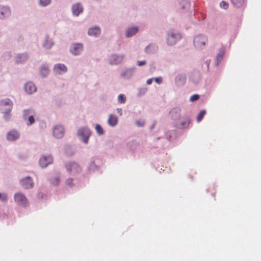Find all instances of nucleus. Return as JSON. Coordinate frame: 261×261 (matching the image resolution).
Returning <instances> with one entry per match:
<instances>
[{"mask_svg": "<svg viewBox=\"0 0 261 261\" xmlns=\"http://www.w3.org/2000/svg\"><path fill=\"white\" fill-rule=\"evenodd\" d=\"M12 102L10 99L3 100L0 102V109L6 115H8L12 110Z\"/></svg>", "mask_w": 261, "mask_h": 261, "instance_id": "obj_1", "label": "nucleus"}, {"mask_svg": "<svg viewBox=\"0 0 261 261\" xmlns=\"http://www.w3.org/2000/svg\"><path fill=\"white\" fill-rule=\"evenodd\" d=\"M180 38L181 35L179 33L171 31L168 35L167 42L169 45H173Z\"/></svg>", "mask_w": 261, "mask_h": 261, "instance_id": "obj_2", "label": "nucleus"}, {"mask_svg": "<svg viewBox=\"0 0 261 261\" xmlns=\"http://www.w3.org/2000/svg\"><path fill=\"white\" fill-rule=\"evenodd\" d=\"M14 200L19 205L27 206L28 205V199L21 193L18 192L14 195Z\"/></svg>", "mask_w": 261, "mask_h": 261, "instance_id": "obj_3", "label": "nucleus"}, {"mask_svg": "<svg viewBox=\"0 0 261 261\" xmlns=\"http://www.w3.org/2000/svg\"><path fill=\"white\" fill-rule=\"evenodd\" d=\"M77 134L79 136L83 137V141L87 144L91 133L88 128L84 127L79 129Z\"/></svg>", "mask_w": 261, "mask_h": 261, "instance_id": "obj_4", "label": "nucleus"}, {"mask_svg": "<svg viewBox=\"0 0 261 261\" xmlns=\"http://www.w3.org/2000/svg\"><path fill=\"white\" fill-rule=\"evenodd\" d=\"M207 38L202 35H198L194 38V44L196 47H201L204 46L207 41Z\"/></svg>", "mask_w": 261, "mask_h": 261, "instance_id": "obj_5", "label": "nucleus"}, {"mask_svg": "<svg viewBox=\"0 0 261 261\" xmlns=\"http://www.w3.org/2000/svg\"><path fill=\"white\" fill-rule=\"evenodd\" d=\"M53 162V158L50 155L42 156L39 160V164L42 168H45Z\"/></svg>", "mask_w": 261, "mask_h": 261, "instance_id": "obj_6", "label": "nucleus"}, {"mask_svg": "<svg viewBox=\"0 0 261 261\" xmlns=\"http://www.w3.org/2000/svg\"><path fill=\"white\" fill-rule=\"evenodd\" d=\"M67 170L72 174L79 173L81 171V168L79 165L75 163H70L67 165Z\"/></svg>", "mask_w": 261, "mask_h": 261, "instance_id": "obj_7", "label": "nucleus"}, {"mask_svg": "<svg viewBox=\"0 0 261 261\" xmlns=\"http://www.w3.org/2000/svg\"><path fill=\"white\" fill-rule=\"evenodd\" d=\"M53 135L57 138H61L64 135V128L60 125H56L53 129Z\"/></svg>", "mask_w": 261, "mask_h": 261, "instance_id": "obj_8", "label": "nucleus"}, {"mask_svg": "<svg viewBox=\"0 0 261 261\" xmlns=\"http://www.w3.org/2000/svg\"><path fill=\"white\" fill-rule=\"evenodd\" d=\"M123 58V56L112 55L110 57L109 62L112 65L118 64L122 62Z\"/></svg>", "mask_w": 261, "mask_h": 261, "instance_id": "obj_9", "label": "nucleus"}, {"mask_svg": "<svg viewBox=\"0 0 261 261\" xmlns=\"http://www.w3.org/2000/svg\"><path fill=\"white\" fill-rule=\"evenodd\" d=\"M24 88L25 91L28 94H32L33 92H36L37 90L36 85L31 82H27L25 84Z\"/></svg>", "mask_w": 261, "mask_h": 261, "instance_id": "obj_10", "label": "nucleus"}, {"mask_svg": "<svg viewBox=\"0 0 261 261\" xmlns=\"http://www.w3.org/2000/svg\"><path fill=\"white\" fill-rule=\"evenodd\" d=\"M11 14V11L9 7L0 6V18L4 19Z\"/></svg>", "mask_w": 261, "mask_h": 261, "instance_id": "obj_11", "label": "nucleus"}, {"mask_svg": "<svg viewBox=\"0 0 261 261\" xmlns=\"http://www.w3.org/2000/svg\"><path fill=\"white\" fill-rule=\"evenodd\" d=\"M22 186L25 189L31 188L33 186V182L32 178L30 177H27L21 181Z\"/></svg>", "mask_w": 261, "mask_h": 261, "instance_id": "obj_12", "label": "nucleus"}, {"mask_svg": "<svg viewBox=\"0 0 261 261\" xmlns=\"http://www.w3.org/2000/svg\"><path fill=\"white\" fill-rule=\"evenodd\" d=\"M83 45L81 44H73L70 48L71 52L74 55H77L83 50Z\"/></svg>", "mask_w": 261, "mask_h": 261, "instance_id": "obj_13", "label": "nucleus"}, {"mask_svg": "<svg viewBox=\"0 0 261 261\" xmlns=\"http://www.w3.org/2000/svg\"><path fill=\"white\" fill-rule=\"evenodd\" d=\"M7 139L9 141H14L19 137V133L14 130L10 131L7 134Z\"/></svg>", "mask_w": 261, "mask_h": 261, "instance_id": "obj_14", "label": "nucleus"}, {"mask_svg": "<svg viewBox=\"0 0 261 261\" xmlns=\"http://www.w3.org/2000/svg\"><path fill=\"white\" fill-rule=\"evenodd\" d=\"M54 70L56 72L61 74L62 72H65L67 70L66 66L62 64H57L54 67Z\"/></svg>", "mask_w": 261, "mask_h": 261, "instance_id": "obj_15", "label": "nucleus"}, {"mask_svg": "<svg viewBox=\"0 0 261 261\" xmlns=\"http://www.w3.org/2000/svg\"><path fill=\"white\" fill-rule=\"evenodd\" d=\"M72 12L74 15L78 16L83 12V7L80 4H76L72 6Z\"/></svg>", "mask_w": 261, "mask_h": 261, "instance_id": "obj_16", "label": "nucleus"}, {"mask_svg": "<svg viewBox=\"0 0 261 261\" xmlns=\"http://www.w3.org/2000/svg\"><path fill=\"white\" fill-rule=\"evenodd\" d=\"M100 34V29L98 27L90 28L88 30V34L90 36H97Z\"/></svg>", "mask_w": 261, "mask_h": 261, "instance_id": "obj_17", "label": "nucleus"}, {"mask_svg": "<svg viewBox=\"0 0 261 261\" xmlns=\"http://www.w3.org/2000/svg\"><path fill=\"white\" fill-rule=\"evenodd\" d=\"M138 31L137 27H131L128 28L126 31V36L127 37H130L135 35Z\"/></svg>", "mask_w": 261, "mask_h": 261, "instance_id": "obj_18", "label": "nucleus"}, {"mask_svg": "<svg viewBox=\"0 0 261 261\" xmlns=\"http://www.w3.org/2000/svg\"><path fill=\"white\" fill-rule=\"evenodd\" d=\"M117 122L118 118L116 116L112 114L109 116V118L108 120V123L110 125L114 126L117 124Z\"/></svg>", "mask_w": 261, "mask_h": 261, "instance_id": "obj_19", "label": "nucleus"}, {"mask_svg": "<svg viewBox=\"0 0 261 261\" xmlns=\"http://www.w3.org/2000/svg\"><path fill=\"white\" fill-rule=\"evenodd\" d=\"M53 45L51 39L48 37H46L43 42V46L46 49H50Z\"/></svg>", "mask_w": 261, "mask_h": 261, "instance_id": "obj_20", "label": "nucleus"}, {"mask_svg": "<svg viewBox=\"0 0 261 261\" xmlns=\"http://www.w3.org/2000/svg\"><path fill=\"white\" fill-rule=\"evenodd\" d=\"M29 113H30L29 114H31V115H30L28 118H27V120H28V122H27V124L28 125H31L34 123V122H35L34 116L36 115L35 111H31Z\"/></svg>", "mask_w": 261, "mask_h": 261, "instance_id": "obj_21", "label": "nucleus"}, {"mask_svg": "<svg viewBox=\"0 0 261 261\" xmlns=\"http://www.w3.org/2000/svg\"><path fill=\"white\" fill-rule=\"evenodd\" d=\"M16 58L17 63H22L27 60L28 56L26 54L19 55Z\"/></svg>", "mask_w": 261, "mask_h": 261, "instance_id": "obj_22", "label": "nucleus"}, {"mask_svg": "<svg viewBox=\"0 0 261 261\" xmlns=\"http://www.w3.org/2000/svg\"><path fill=\"white\" fill-rule=\"evenodd\" d=\"M157 50V47L154 45L149 44L145 48V51L147 53H154Z\"/></svg>", "mask_w": 261, "mask_h": 261, "instance_id": "obj_23", "label": "nucleus"}, {"mask_svg": "<svg viewBox=\"0 0 261 261\" xmlns=\"http://www.w3.org/2000/svg\"><path fill=\"white\" fill-rule=\"evenodd\" d=\"M231 3L237 7H240L243 5L244 0H231Z\"/></svg>", "mask_w": 261, "mask_h": 261, "instance_id": "obj_24", "label": "nucleus"}, {"mask_svg": "<svg viewBox=\"0 0 261 261\" xmlns=\"http://www.w3.org/2000/svg\"><path fill=\"white\" fill-rule=\"evenodd\" d=\"M224 50L223 49H221L219 51V53L218 54L216 57V60L218 62H220L222 61L223 57L224 55Z\"/></svg>", "mask_w": 261, "mask_h": 261, "instance_id": "obj_25", "label": "nucleus"}, {"mask_svg": "<svg viewBox=\"0 0 261 261\" xmlns=\"http://www.w3.org/2000/svg\"><path fill=\"white\" fill-rule=\"evenodd\" d=\"M31 111H35L34 110L32 109H26L23 111V119L27 121V118H28L31 114H29Z\"/></svg>", "mask_w": 261, "mask_h": 261, "instance_id": "obj_26", "label": "nucleus"}, {"mask_svg": "<svg viewBox=\"0 0 261 261\" xmlns=\"http://www.w3.org/2000/svg\"><path fill=\"white\" fill-rule=\"evenodd\" d=\"M205 114H206V111L205 110L201 111L199 112V113L197 116V121L200 122L202 119V118H203V117Z\"/></svg>", "mask_w": 261, "mask_h": 261, "instance_id": "obj_27", "label": "nucleus"}, {"mask_svg": "<svg viewBox=\"0 0 261 261\" xmlns=\"http://www.w3.org/2000/svg\"><path fill=\"white\" fill-rule=\"evenodd\" d=\"M51 2V0H39V4L42 6H46Z\"/></svg>", "mask_w": 261, "mask_h": 261, "instance_id": "obj_28", "label": "nucleus"}, {"mask_svg": "<svg viewBox=\"0 0 261 261\" xmlns=\"http://www.w3.org/2000/svg\"><path fill=\"white\" fill-rule=\"evenodd\" d=\"M41 73L44 76H46L48 73V69L47 67H42L40 70Z\"/></svg>", "mask_w": 261, "mask_h": 261, "instance_id": "obj_29", "label": "nucleus"}, {"mask_svg": "<svg viewBox=\"0 0 261 261\" xmlns=\"http://www.w3.org/2000/svg\"><path fill=\"white\" fill-rule=\"evenodd\" d=\"M95 129L96 130V132L99 135L103 134V129H102V128L101 127V126L100 125L97 124L96 125V126H95Z\"/></svg>", "mask_w": 261, "mask_h": 261, "instance_id": "obj_30", "label": "nucleus"}, {"mask_svg": "<svg viewBox=\"0 0 261 261\" xmlns=\"http://www.w3.org/2000/svg\"><path fill=\"white\" fill-rule=\"evenodd\" d=\"M126 99L124 95L121 94L118 96V101L121 103H123L125 102Z\"/></svg>", "mask_w": 261, "mask_h": 261, "instance_id": "obj_31", "label": "nucleus"}, {"mask_svg": "<svg viewBox=\"0 0 261 261\" xmlns=\"http://www.w3.org/2000/svg\"><path fill=\"white\" fill-rule=\"evenodd\" d=\"M7 195L5 193H0V200L3 202L7 201Z\"/></svg>", "mask_w": 261, "mask_h": 261, "instance_id": "obj_32", "label": "nucleus"}, {"mask_svg": "<svg viewBox=\"0 0 261 261\" xmlns=\"http://www.w3.org/2000/svg\"><path fill=\"white\" fill-rule=\"evenodd\" d=\"M199 98V96L198 94H194L192 95L190 98V100L191 101H194L197 100Z\"/></svg>", "mask_w": 261, "mask_h": 261, "instance_id": "obj_33", "label": "nucleus"}, {"mask_svg": "<svg viewBox=\"0 0 261 261\" xmlns=\"http://www.w3.org/2000/svg\"><path fill=\"white\" fill-rule=\"evenodd\" d=\"M220 7L224 9H227L228 7V4L226 2L222 1L220 3Z\"/></svg>", "mask_w": 261, "mask_h": 261, "instance_id": "obj_34", "label": "nucleus"}, {"mask_svg": "<svg viewBox=\"0 0 261 261\" xmlns=\"http://www.w3.org/2000/svg\"><path fill=\"white\" fill-rule=\"evenodd\" d=\"M72 178H68L66 181V184L69 186H72L73 185Z\"/></svg>", "mask_w": 261, "mask_h": 261, "instance_id": "obj_35", "label": "nucleus"}, {"mask_svg": "<svg viewBox=\"0 0 261 261\" xmlns=\"http://www.w3.org/2000/svg\"><path fill=\"white\" fill-rule=\"evenodd\" d=\"M146 64V61L143 60V61H137V65L139 66H144Z\"/></svg>", "mask_w": 261, "mask_h": 261, "instance_id": "obj_36", "label": "nucleus"}, {"mask_svg": "<svg viewBox=\"0 0 261 261\" xmlns=\"http://www.w3.org/2000/svg\"><path fill=\"white\" fill-rule=\"evenodd\" d=\"M154 80L159 84H161L162 82V78L161 77H155Z\"/></svg>", "mask_w": 261, "mask_h": 261, "instance_id": "obj_37", "label": "nucleus"}, {"mask_svg": "<svg viewBox=\"0 0 261 261\" xmlns=\"http://www.w3.org/2000/svg\"><path fill=\"white\" fill-rule=\"evenodd\" d=\"M180 112V110L179 109H173L171 112H170V113L171 114H173L174 113H179Z\"/></svg>", "mask_w": 261, "mask_h": 261, "instance_id": "obj_38", "label": "nucleus"}, {"mask_svg": "<svg viewBox=\"0 0 261 261\" xmlns=\"http://www.w3.org/2000/svg\"><path fill=\"white\" fill-rule=\"evenodd\" d=\"M136 124L139 126H142L144 125V122H141L140 121H137L136 122Z\"/></svg>", "mask_w": 261, "mask_h": 261, "instance_id": "obj_39", "label": "nucleus"}, {"mask_svg": "<svg viewBox=\"0 0 261 261\" xmlns=\"http://www.w3.org/2000/svg\"><path fill=\"white\" fill-rule=\"evenodd\" d=\"M152 81H153V79L152 78H151V79H149L147 80L146 81V84L147 85H150L152 82Z\"/></svg>", "mask_w": 261, "mask_h": 261, "instance_id": "obj_40", "label": "nucleus"}, {"mask_svg": "<svg viewBox=\"0 0 261 261\" xmlns=\"http://www.w3.org/2000/svg\"><path fill=\"white\" fill-rule=\"evenodd\" d=\"M180 79H182V80L183 81L184 83L185 82L186 78L185 77H184V76H179V77H177L176 82H178V80H179Z\"/></svg>", "mask_w": 261, "mask_h": 261, "instance_id": "obj_41", "label": "nucleus"}, {"mask_svg": "<svg viewBox=\"0 0 261 261\" xmlns=\"http://www.w3.org/2000/svg\"><path fill=\"white\" fill-rule=\"evenodd\" d=\"M118 112H120V111H121V109H120V110L119 109H118Z\"/></svg>", "mask_w": 261, "mask_h": 261, "instance_id": "obj_42", "label": "nucleus"}, {"mask_svg": "<svg viewBox=\"0 0 261 261\" xmlns=\"http://www.w3.org/2000/svg\"><path fill=\"white\" fill-rule=\"evenodd\" d=\"M118 112H120V111H121V109H120V110L119 109H118Z\"/></svg>", "mask_w": 261, "mask_h": 261, "instance_id": "obj_43", "label": "nucleus"}, {"mask_svg": "<svg viewBox=\"0 0 261 261\" xmlns=\"http://www.w3.org/2000/svg\"><path fill=\"white\" fill-rule=\"evenodd\" d=\"M6 119H8L9 118L7 117V116H6Z\"/></svg>", "mask_w": 261, "mask_h": 261, "instance_id": "obj_44", "label": "nucleus"}]
</instances>
